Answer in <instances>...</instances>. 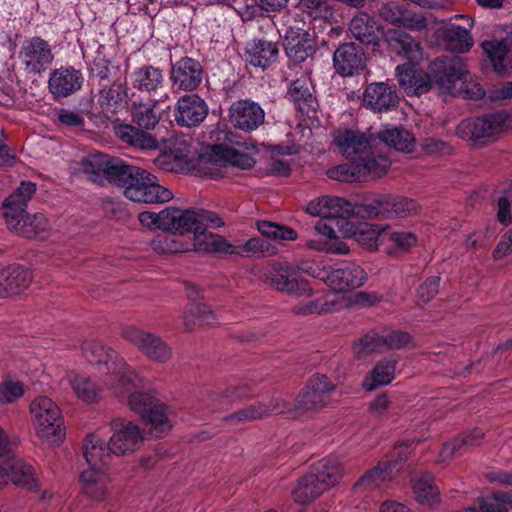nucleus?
Instances as JSON below:
<instances>
[{
  "instance_id": "6e6d98bb",
  "label": "nucleus",
  "mask_w": 512,
  "mask_h": 512,
  "mask_svg": "<svg viewBox=\"0 0 512 512\" xmlns=\"http://www.w3.org/2000/svg\"><path fill=\"white\" fill-rule=\"evenodd\" d=\"M67 381L76 393L77 397L85 402H95L99 398L100 390L88 377L69 374Z\"/></svg>"
},
{
  "instance_id": "a19ab883",
  "label": "nucleus",
  "mask_w": 512,
  "mask_h": 512,
  "mask_svg": "<svg viewBox=\"0 0 512 512\" xmlns=\"http://www.w3.org/2000/svg\"><path fill=\"white\" fill-rule=\"evenodd\" d=\"M201 226L200 229L191 231L194 235V250L197 252L229 254L231 243L220 235L206 232L207 228L215 229L216 227H213L210 223Z\"/></svg>"
},
{
  "instance_id": "72a5a7b5",
  "label": "nucleus",
  "mask_w": 512,
  "mask_h": 512,
  "mask_svg": "<svg viewBox=\"0 0 512 512\" xmlns=\"http://www.w3.org/2000/svg\"><path fill=\"white\" fill-rule=\"evenodd\" d=\"M396 90L384 82L369 84L364 92L363 101L367 107L376 112H387L398 104Z\"/></svg>"
},
{
  "instance_id": "58836bf2",
  "label": "nucleus",
  "mask_w": 512,
  "mask_h": 512,
  "mask_svg": "<svg viewBox=\"0 0 512 512\" xmlns=\"http://www.w3.org/2000/svg\"><path fill=\"white\" fill-rule=\"evenodd\" d=\"M109 475L106 468L86 469L80 475L82 490L95 501H103L108 496Z\"/></svg>"
},
{
  "instance_id": "dca6fc26",
  "label": "nucleus",
  "mask_w": 512,
  "mask_h": 512,
  "mask_svg": "<svg viewBox=\"0 0 512 512\" xmlns=\"http://www.w3.org/2000/svg\"><path fill=\"white\" fill-rule=\"evenodd\" d=\"M19 58L28 73L40 74L52 64L54 55L47 41L33 37L23 43Z\"/></svg>"
},
{
  "instance_id": "7ed1b4c3",
  "label": "nucleus",
  "mask_w": 512,
  "mask_h": 512,
  "mask_svg": "<svg viewBox=\"0 0 512 512\" xmlns=\"http://www.w3.org/2000/svg\"><path fill=\"white\" fill-rule=\"evenodd\" d=\"M82 352L91 364L106 367L103 384L107 389L113 390L115 396L122 397L135 387L137 374L114 350L99 341L90 340L83 343Z\"/></svg>"
},
{
  "instance_id": "774afa93",
  "label": "nucleus",
  "mask_w": 512,
  "mask_h": 512,
  "mask_svg": "<svg viewBox=\"0 0 512 512\" xmlns=\"http://www.w3.org/2000/svg\"><path fill=\"white\" fill-rule=\"evenodd\" d=\"M164 142L176 159L187 161L193 155L194 148L189 139L183 137H171Z\"/></svg>"
},
{
  "instance_id": "49530a36",
  "label": "nucleus",
  "mask_w": 512,
  "mask_h": 512,
  "mask_svg": "<svg viewBox=\"0 0 512 512\" xmlns=\"http://www.w3.org/2000/svg\"><path fill=\"white\" fill-rule=\"evenodd\" d=\"M251 395L252 388L248 384L230 386L219 393H207V397L209 399L207 404L210 405L213 409H222L224 406H228L235 402L247 399Z\"/></svg>"
},
{
  "instance_id": "a18cd8bd",
  "label": "nucleus",
  "mask_w": 512,
  "mask_h": 512,
  "mask_svg": "<svg viewBox=\"0 0 512 512\" xmlns=\"http://www.w3.org/2000/svg\"><path fill=\"white\" fill-rule=\"evenodd\" d=\"M396 464L389 461H382L377 466L368 470L353 486L356 491H372L381 488L391 481L392 471Z\"/></svg>"
},
{
  "instance_id": "79ce46f5",
  "label": "nucleus",
  "mask_w": 512,
  "mask_h": 512,
  "mask_svg": "<svg viewBox=\"0 0 512 512\" xmlns=\"http://www.w3.org/2000/svg\"><path fill=\"white\" fill-rule=\"evenodd\" d=\"M7 225L14 233L26 238H43L49 230L48 220L42 213H36L32 217L27 213L24 217H17L13 223H7Z\"/></svg>"
},
{
  "instance_id": "13d9d810",
  "label": "nucleus",
  "mask_w": 512,
  "mask_h": 512,
  "mask_svg": "<svg viewBox=\"0 0 512 512\" xmlns=\"http://www.w3.org/2000/svg\"><path fill=\"white\" fill-rule=\"evenodd\" d=\"M114 70L115 68L112 66L111 61L106 58L105 46L100 45L92 66V73L98 80V86L103 85V83L113 82L116 79L113 76V74H116Z\"/></svg>"
},
{
  "instance_id": "9b49d317",
  "label": "nucleus",
  "mask_w": 512,
  "mask_h": 512,
  "mask_svg": "<svg viewBox=\"0 0 512 512\" xmlns=\"http://www.w3.org/2000/svg\"><path fill=\"white\" fill-rule=\"evenodd\" d=\"M112 435L110 452L115 456H129L141 449L145 441V430L135 422L117 417L111 420Z\"/></svg>"
},
{
  "instance_id": "37998d69",
  "label": "nucleus",
  "mask_w": 512,
  "mask_h": 512,
  "mask_svg": "<svg viewBox=\"0 0 512 512\" xmlns=\"http://www.w3.org/2000/svg\"><path fill=\"white\" fill-rule=\"evenodd\" d=\"M345 306L343 297L336 294H326L307 303H299L293 307L295 315L306 316L324 314L341 310Z\"/></svg>"
},
{
  "instance_id": "680f3d73",
  "label": "nucleus",
  "mask_w": 512,
  "mask_h": 512,
  "mask_svg": "<svg viewBox=\"0 0 512 512\" xmlns=\"http://www.w3.org/2000/svg\"><path fill=\"white\" fill-rule=\"evenodd\" d=\"M353 351L358 358L366 354L385 352L382 335L375 332L366 334L354 345Z\"/></svg>"
},
{
  "instance_id": "bf43d9fd",
  "label": "nucleus",
  "mask_w": 512,
  "mask_h": 512,
  "mask_svg": "<svg viewBox=\"0 0 512 512\" xmlns=\"http://www.w3.org/2000/svg\"><path fill=\"white\" fill-rule=\"evenodd\" d=\"M326 174L330 179L341 182H361L362 177L357 161L334 166L328 169Z\"/></svg>"
},
{
  "instance_id": "f8f14e48",
  "label": "nucleus",
  "mask_w": 512,
  "mask_h": 512,
  "mask_svg": "<svg viewBox=\"0 0 512 512\" xmlns=\"http://www.w3.org/2000/svg\"><path fill=\"white\" fill-rule=\"evenodd\" d=\"M84 169L86 173L96 176L103 175L110 183L120 186L125 190L137 166L128 165L121 159L98 154L86 159Z\"/></svg>"
},
{
  "instance_id": "ddd939ff",
  "label": "nucleus",
  "mask_w": 512,
  "mask_h": 512,
  "mask_svg": "<svg viewBox=\"0 0 512 512\" xmlns=\"http://www.w3.org/2000/svg\"><path fill=\"white\" fill-rule=\"evenodd\" d=\"M336 385L324 374H315L300 391L296 399L298 409L318 411L332 401Z\"/></svg>"
},
{
  "instance_id": "c03bdc74",
  "label": "nucleus",
  "mask_w": 512,
  "mask_h": 512,
  "mask_svg": "<svg viewBox=\"0 0 512 512\" xmlns=\"http://www.w3.org/2000/svg\"><path fill=\"white\" fill-rule=\"evenodd\" d=\"M439 36L445 47L453 52H467L473 45L469 30L454 23H448L441 27Z\"/></svg>"
},
{
  "instance_id": "5fc2aeb1",
  "label": "nucleus",
  "mask_w": 512,
  "mask_h": 512,
  "mask_svg": "<svg viewBox=\"0 0 512 512\" xmlns=\"http://www.w3.org/2000/svg\"><path fill=\"white\" fill-rule=\"evenodd\" d=\"M413 490L417 501L421 504L433 506L439 502V490L429 474L421 475L413 480Z\"/></svg>"
},
{
  "instance_id": "2f4dec72",
  "label": "nucleus",
  "mask_w": 512,
  "mask_h": 512,
  "mask_svg": "<svg viewBox=\"0 0 512 512\" xmlns=\"http://www.w3.org/2000/svg\"><path fill=\"white\" fill-rule=\"evenodd\" d=\"M415 63H405L396 67L399 85L407 94L420 95L432 87L431 74L415 69Z\"/></svg>"
},
{
  "instance_id": "473e14b6",
  "label": "nucleus",
  "mask_w": 512,
  "mask_h": 512,
  "mask_svg": "<svg viewBox=\"0 0 512 512\" xmlns=\"http://www.w3.org/2000/svg\"><path fill=\"white\" fill-rule=\"evenodd\" d=\"M278 56L277 43L266 39H253L248 42L244 53L247 63L262 70L276 63Z\"/></svg>"
},
{
  "instance_id": "4468645a",
  "label": "nucleus",
  "mask_w": 512,
  "mask_h": 512,
  "mask_svg": "<svg viewBox=\"0 0 512 512\" xmlns=\"http://www.w3.org/2000/svg\"><path fill=\"white\" fill-rule=\"evenodd\" d=\"M122 335L152 361L165 363L172 357L171 348L155 333L127 327L123 330Z\"/></svg>"
},
{
  "instance_id": "4d7b16f0",
  "label": "nucleus",
  "mask_w": 512,
  "mask_h": 512,
  "mask_svg": "<svg viewBox=\"0 0 512 512\" xmlns=\"http://www.w3.org/2000/svg\"><path fill=\"white\" fill-rule=\"evenodd\" d=\"M166 406L157 400L154 406H152L148 412L144 414V418L152 426V433L155 437H162V435L169 431L171 423L165 412Z\"/></svg>"
},
{
  "instance_id": "e2e57ef3",
  "label": "nucleus",
  "mask_w": 512,
  "mask_h": 512,
  "mask_svg": "<svg viewBox=\"0 0 512 512\" xmlns=\"http://www.w3.org/2000/svg\"><path fill=\"white\" fill-rule=\"evenodd\" d=\"M257 228L259 232L267 238L278 240H295L297 238V233L293 229L274 222L265 220L258 221Z\"/></svg>"
},
{
  "instance_id": "bb28decb",
  "label": "nucleus",
  "mask_w": 512,
  "mask_h": 512,
  "mask_svg": "<svg viewBox=\"0 0 512 512\" xmlns=\"http://www.w3.org/2000/svg\"><path fill=\"white\" fill-rule=\"evenodd\" d=\"M390 53L408 63H418L422 59V48L410 34L398 29H389L385 35Z\"/></svg>"
},
{
  "instance_id": "20e7f679",
  "label": "nucleus",
  "mask_w": 512,
  "mask_h": 512,
  "mask_svg": "<svg viewBox=\"0 0 512 512\" xmlns=\"http://www.w3.org/2000/svg\"><path fill=\"white\" fill-rule=\"evenodd\" d=\"M432 85H436L442 93L451 95L465 92L466 98L481 99L485 91L479 85H475L471 91L464 89L466 64L460 56H442L436 58L429 65Z\"/></svg>"
},
{
  "instance_id": "4be33fe9",
  "label": "nucleus",
  "mask_w": 512,
  "mask_h": 512,
  "mask_svg": "<svg viewBox=\"0 0 512 512\" xmlns=\"http://www.w3.org/2000/svg\"><path fill=\"white\" fill-rule=\"evenodd\" d=\"M333 65L341 76L358 75L366 66L365 52L354 42L340 44L333 54Z\"/></svg>"
},
{
  "instance_id": "39448f33",
  "label": "nucleus",
  "mask_w": 512,
  "mask_h": 512,
  "mask_svg": "<svg viewBox=\"0 0 512 512\" xmlns=\"http://www.w3.org/2000/svg\"><path fill=\"white\" fill-rule=\"evenodd\" d=\"M342 475V467L337 460L322 459L312 468V472L302 477L293 490L295 502L308 504L324 491L334 486Z\"/></svg>"
},
{
  "instance_id": "6ab92c4d",
  "label": "nucleus",
  "mask_w": 512,
  "mask_h": 512,
  "mask_svg": "<svg viewBox=\"0 0 512 512\" xmlns=\"http://www.w3.org/2000/svg\"><path fill=\"white\" fill-rule=\"evenodd\" d=\"M321 279L338 295L363 285L366 273L359 265L349 263L330 271L324 270Z\"/></svg>"
},
{
  "instance_id": "de8ad7c7",
  "label": "nucleus",
  "mask_w": 512,
  "mask_h": 512,
  "mask_svg": "<svg viewBox=\"0 0 512 512\" xmlns=\"http://www.w3.org/2000/svg\"><path fill=\"white\" fill-rule=\"evenodd\" d=\"M378 138L386 145L402 152H411L415 144L413 134L404 128L395 126H385L379 131Z\"/></svg>"
},
{
  "instance_id": "8fccbe9b",
  "label": "nucleus",
  "mask_w": 512,
  "mask_h": 512,
  "mask_svg": "<svg viewBox=\"0 0 512 512\" xmlns=\"http://www.w3.org/2000/svg\"><path fill=\"white\" fill-rule=\"evenodd\" d=\"M348 225L350 227L347 231L349 232L350 237L368 250L376 249L379 239L383 241L384 228L379 230L376 225L369 223Z\"/></svg>"
},
{
  "instance_id": "a211bd4d",
  "label": "nucleus",
  "mask_w": 512,
  "mask_h": 512,
  "mask_svg": "<svg viewBox=\"0 0 512 512\" xmlns=\"http://www.w3.org/2000/svg\"><path fill=\"white\" fill-rule=\"evenodd\" d=\"M363 204H352L341 197L323 196L307 205V212L322 219H346L350 216L359 217L357 211Z\"/></svg>"
},
{
  "instance_id": "6e6552de",
  "label": "nucleus",
  "mask_w": 512,
  "mask_h": 512,
  "mask_svg": "<svg viewBox=\"0 0 512 512\" xmlns=\"http://www.w3.org/2000/svg\"><path fill=\"white\" fill-rule=\"evenodd\" d=\"M311 273L308 269L297 265H281L272 263L269 269L263 273L261 278L276 290L294 297H309L312 294L310 283L299 276V271Z\"/></svg>"
},
{
  "instance_id": "c9c22d12",
  "label": "nucleus",
  "mask_w": 512,
  "mask_h": 512,
  "mask_svg": "<svg viewBox=\"0 0 512 512\" xmlns=\"http://www.w3.org/2000/svg\"><path fill=\"white\" fill-rule=\"evenodd\" d=\"M286 406L284 401L277 399L268 403L257 402L230 414L226 420L231 424L251 422L270 414L282 413Z\"/></svg>"
},
{
  "instance_id": "f257e3e1",
  "label": "nucleus",
  "mask_w": 512,
  "mask_h": 512,
  "mask_svg": "<svg viewBox=\"0 0 512 512\" xmlns=\"http://www.w3.org/2000/svg\"><path fill=\"white\" fill-rule=\"evenodd\" d=\"M139 222L149 230H161L173 235H184L200 229L205 223L213 227L224 226L223 219L214 211L178 207H166L160 212L144 211L138 215Z\"/></svg>"
},
{
  "instance_id": "4c0bfd02",
  "label": "nucleus",
  "mask_w": 512,
  "mask_h": 512,
  "mask_svg": "<svg viewBox=\"0 0 512 512\" xmlns=\"http://www.w3.org/2000/svg\"><path fill=\"white\" fill-rule=\"evenodd\" d=\"M9 481L28 490L37 488L34 468L22 460H13L9 465V470L0 466V488Z\"/></svg>"
},
{
  "instance_id": "5701e85b",
  "label": "nucleus",
  "mask_w": 512,
  "mask_h": 512,
  "mask_svg": "<svg viewBox=\"0 0 512 512\" xmlns=\"http://www.w3.org/2000/svg\"><path fill=\"white\" fill-rule=\"evenodd\" d=\"M208 115V105L197 94H185L181 96L175 105V121L182 127H196L200 125Z\"/></svg>"
},
{
  "instance_id": "b1692460",
  "label": "nucleus",
  "mask_w": 512,
  "mask_h": 512,
  "mask_svg": "<svg viewBox=\"0 0 512 512\" xmlns=\"http://www.w3.org/2000/svg\"><path fill=\"white\" fill-rule=\"evenodd\" d=\"M97 104L104 114H117L128 106V87L120 78L97 88Z\"/></svg>"
},
{
  "instance_id": "603ef678",
  "label": "nucleus",
  "mask_w": 512,
  "mask_h": 512,
  "mask_svg": "<svg viewBox=\"0 0 512 512\" xmlns=\"http://www.w3.org/2000/svg\"><path fill=\"white\" fill-rule=\"evenodd\" d=\"M287 96L292 102L297 104L300 109L312 107L315 102V98L311 92V82L306 75H302L300 78L291 82Z\"/></svg>"
},
{
  "instance_id": "c85d7f7f",
  "label": "nucleus",
  "mask_w": 512,
  "mask_h": 512,
  "mask_svg": "<svg viewBox=\"0 0 512 512\" xmlns=\"http://www.w3.org/2000/svg\"><path fill=\"white\" fill-rule=\"evenodd\" d=\"M132 87L148 95H157L166 87L164 71L146 64L136 68L131 74Z\"/></svg>"
},
{
  "instance_id": "7c9ffc66",
  "label": "nucleus",
  "mask_w": 512,
  "mask_h": 512,
  "mask_svg": "<svg viewBox=\"0 0 512 512\" xmlns=\"http://www.w3.org/2000/svg\"><path fill=\"white\" fill-rule=\"evenodd\" d=\"M37 191V185L32 181H21L19 186L5 199L6 223H13L17 217H24L27 214L28 203L32 200Z\"/></svg>"
},
{
  "instance_id": "c756f323",
  "label": "nucleus",
  "mask_w": 512,
  "mask_h": 512,
  "mask_svg": "<svg viewBox=\"0 0 512 512\" xmlns=\"http://www.w3.org/2000/svg\"><path fill=\"white\" fill-rule=\"evenodd\" d=\"M481 46L496 73L512 70V30L511 35L499 40H485Z\"/></svg>"
},
{
  "instance_id": "052dcab7",
  "label": "nucleus",
  "mask_w": 512,
  "mask_h": 512,
  "mask_svg": "<svg viewBox=\"0 0 512 512\" xmlns=\"http://www.w3.org/2000/svg\"><path fill=\"white\" fill-rule=\"evenodd\" d=\"M153 251L160 254L183 253L189 250V244L173 236H158L151 241Z\"/></svg>"
},
{
  "instance_id": "09e8293b",
  "label": "nucleus",
  "mask_w": 512,
  "mask_h": 512,
  "mask_svg": "<svg viewBox=\"0 0 512 512\" xmlns=\"http://www.w3.org/2000/svg\"><path fill=\"white\" fill-rule=\"evenodd\" d=\"M184 326L187 331H192L197 325H214L217 318L214 312L204 303H190L184 312Z\"/></svg>"
},
{
  "instance_id": "f03ea898",
  "label": "nucleus",
  "mask_w": 512,
  "mask_h": 512,
  "mask_svg": "<svg viewBox=\"0 0 512 512\" xmlns=\"http://www.w3.org/2000/svg\"><path fill=\"white\" fill-rule=\"evenodd\" d=\"M169 94L165 93L159 99L134 101L131 105L132 124H119L114 127L116 136L127 145L141 150H155L158 141L155 137L144 131L154 129L160 120V115L155 107L160 102L169 100Z\"/></svg>"
},
{
  "instance_id": "9d476101",
  "label": "nucleus",
  "mask_w": 512,
  "mask_h": 512,
  "mask_svg": "<svg viewBox=\"0 0 512 512\" xmlns=\"http://www.w3.org/2000/svg\"><path fill=\"white\" fill-rule=\"evenodd\" d=\"M420 211L418 203L402 196L383 195L358 208V215L368 219H393L415 215Z\"/></svg>"
},
{
  "instance_id": "a878e982",
  "label": "nucleus",
  "mask_w": 512,
  "mask_h": 512,
  "mask_svg": "<svg viewBox=\"0 0 512 512\" xmlns=\"http://www.w3.org/2000/svg\"><path fill=\"white\" fill-rule=\"evenodd\" d=\"M380 17L391 25L404 27L412 31H421L427 28V19L421 13H415L405 5L388 2L379 8Z\"/></svg>"
},
{
  "instance_id": "3c124183",
  "label": "nucleus",
  "mask_w": 512,
  "mask_h": 512,
  "mask_svg": "<svg viewBox=\"0 0 512 512\" xmlns=\"http://www.w3.org/2000/svg\"><path fill=\"white\" fill-rule=\"evenodd\" d=\"M395 374V364L391 361L378 362L370 375L363 381V387L367 391H372L380 386L387 385L392 382Z\"/></svg>"
},
{
  "instance_id": "393cba45",
  "label": "nucleus",
  "mask_w": 512,
  "mask_h": 512,
  "mask_svg": "<svg viewBox=\"0 0 512 512\" xmlns=\"http://www.w3.org/2000/svg\"><path fill=\"white\" fill-rule=\"evenodd\" d=\"M348 30L361 44L378 47L384 34L383 26L366 12H358L349 22Z\"/></svg>"
},
{
  "instance_id": "2eb2a0df",
  "label": "nucleus",
  "mask_w": 512,
  "mask_h": 512,
  "mask_svg": "<svg viewBox=\"0 0 512 512\" xmlns=\"http://www.w3.org/2000/svg\"><path fill=\"white\" fill-rule=\"evenodd\" d=\"M284 50L289 63L298 65L313 58L317 45L308 31L291 26L285 32Z\"/></svg>"
},
{
  "instance_id": "412c9836",
  "label": "nucleus",
  "mask_w": 512,
  "mask_h": 512,
  "mask_svg": "<svg viewBox=\"0 0 512 512\" xmlns=\"http://www.w3.org/2000/svg\"><path fill=\"white\" fill-rule=\"evenodd\" d=\"M372 137L353 129L338 128L333 132V143L339 153L349 159L361 158L372 146Z\"/></svg>"
},
{
  "instance_id": "1a4fd4ad",
  "label": "nucleus",
  "mask_w": 512,
  "mask_h": 512,
  "mask_svg": "<svg viewBox=\"0 0 512 512\" xmlns=\"http://www.w3.org/2000/svg\"><path fill=\"white\" fill-rule=\"evenodd\" d=\"M124 195L133 202L146 204L166 203L173 198V193L160 185L155 175L140 167L128 182Z\"/></svg>"
},
{
  "instance_id": "0eeeda50",
  "label": "nucleus",
  "mask_w": 512,
  "mask_h": 512,
  "mask_svg": "<svg viewBox=\"0 0 512 512\" xmlns=\"http://www.w3.org/2000/svg\"><path fill=\"white\" fill-rule=\"evenodd\" d=\"M509 120L505 112H496L482 117L462 120L457 126V135L463 140L483 146L495 141Z\"/></svg>"
},
{
  "instance_id": "864d4df0",
  "label": "nucleus",
  "mask_w": 512,
  "mask_h": 512,
  "mask_svg": "<svg viewBox=\"0 0 512 512\" xmlns=\"http://www.w3.org/2000/svg\"><path fill=\"white\" fill-rule=\"evenodd\" d=\"M358 163L361 182L382 177L390 166L389 159L383 155L361 157Z\"/></svg>"
},
{
  "instance_id": "338daca9",
  "label": "nucleus",
  "mask_w": 512,
  "mask_h": 512,
  "mask_svg": "<svg viewBox=\"0 0 512 512\" xmlns=\"http://www.w3.org/2000/svg\"><path fill=\"white\" fill-rule=\"evenodd\" d=\"M24 384L20 381L4 380L0 382V405L10 404L23 397Z\"/></svg>"
},
{
  "instance_id": "0e129e2a",
  "label": "nucleus",
  "mask_w": 512,
  "mask_h": 512,
  "mask_svg": "<svg viewBox=\"0 0 512 512\" xmlns=\"http://www.w3.org/2000/svg\"><path fill=\"white\" fill-rule=\"evenodd\" d=\"M383 241H388L400 250L406 251L417 243V236L409 231L384 228Z\"/></svg>"
},
{
  "instance_id": "aec40b11",
  "label": "nucleus",
  "mask_w": 512,
  "mask_h": 512,
  "mask_svg": "<svg viewBox=\"0 0 512 512\" xmlns=\"http://www.w3.org/2000/svg\"><path fill=\"white\" fill-rule=\"evenodd\" d=\"M203 75L201 63L186 56L172 64L170 80L177 90L193 91L201 84Z\"/></svg>"
},
{
  "instance_id": "f3484780",
  "label": "nucleus",
  "mask_w": 512,
  "mask_h": 512,
  "mask_svg": "<svg viewBox=\"0 0 512 512\" xmlns=\"http://www.w3.org/2000/svg\"><path fill=\"white\" fill-rule=\"evenodd\" d=\"M229 120L234 128L252 132L264 123L265 112L257 102L241 99L230 106Z\"/></svg>"
},
{
  "instance_id": "cd10ccee",
  "label": "nucleus",
  "mask_w": 512,
  "mask_h": 512,
  "mask_svg": "<svg viewBox=\"0 0 512 512\" xmlns=\"http://www.w3.org/2000/svg\"><path fill=\"white\" fill-rule=\"evenodd\" d=\"M83 81L80 70L61 67L50 74L48 88L55 98L68 97L81 89Z\"/></svg>"
},
{
  "instance_id": "e433bc0d",
  "label": "nucleus",
  "mask_w": 512,
  "mask_h": 512,
  "mask_svg": "<svg viewBox=\"0 0 512 512\" xmlns=\"http://www.w3.org/2000/svg\"><path fill=\"white\" fill-rule=\"evenodd\" d=\"M208 157L212 163L220 166L230 165L241 169H249L255 164L253 157L241 153L225 143L211 146Z\"/></svg>"
},
{
  "instance_id": "f704fd0d",
  "label": "nucleus",
  "mask_w": 512,
  "mask_h": 512,
  "mask_svg": "<svg viewBox=\"0 0 512 512\" xmlns=\"http://www.w3.org/2000/svg\"><path fill=\"white\" fill-rule=\"evenodd\" d=\"M31 273L19 265H10L0 270V298L24 291L31 282Z\"/></svg>"
},
{
  "instance_id": "ea45409f",
  "label": "nucleus",
  "mask_w": 512,
  "mask_h": 512,
  "mask_svg": "<svg viewBox=\"0 0 512 512\" xmlns=\"http://www.w3.org/2000/svg\"><path fill=\"white\" fill-rule=\"evenodd\" d=\"M84 457L89 466L88 469L106 468L109 463L110 452L109 441L105 442L96 434H89L83 441Z\"/></svg>"
},
{
  "instance_id": "423d86ee",
  "label": "nucleus",
  "mask_w": 512,
  "mask_h": 512,
  "mask_svg": "<svg viewBox=\"0 0 512 512\" xmlns=\"http://www.w3.org/2000/svg\"><path fill=\"white\" fill-rule=\"evenodd\" d=\"M31 422L36 435L48 444H58L65 437L63 417L58 405L47 396H37L30 403Z\"/></svg>"
},
{
  "instance_id": "69168bd1",
  "label": "nucleus",
  "mask_w": 512,
  "mask_h": 512,
  "mask_svg": "<svg viewBox=\"0 0 512 512\" xmlns=\"http://www.w3.org/2000/svg\"><path fill=\"white\" fill-rule=\"evenodd\" d=\"M269 250V244L260 238H251L243 245H233L229 251V255H238L241 257H251L256 254L263 255Z\"/></svg>"
}]
</instances>
